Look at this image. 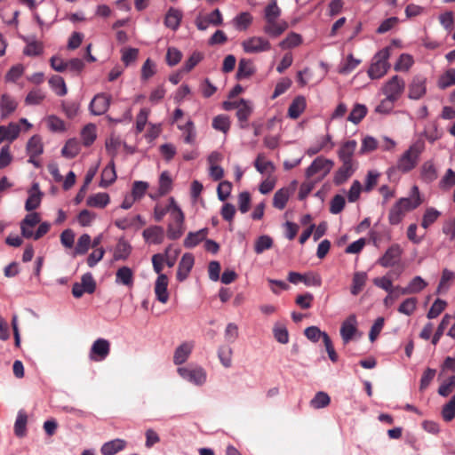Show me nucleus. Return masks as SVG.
I'll return each instance as SVG.
<instances>
[{
  "instance_id": "obj_1",
  "label": "nucleus",
  "mask_w": 455,
  "mask_h": 455,
  "mask_svg": "<svg viewBox=\"0 0 455 455\" xmlns=\"http://www.w3.org/2000/svg\"><path fill=\"white\" fill-rule=\"evenodd\" d=\"M422 204L418 186H413L410 197L400 198L390 209L388 220L391 225H398L408 212L418 208Z\"/></svg>"
},
{
  "instance_id": "obj_2",
  "label": "nucleus",
  "mask_w": 455,
  "mask_h": 455,
  "mask_svg": "<svg viewBox=\"0 0 455 455\" xmlns=\"http://www.w3.org/2000/svg\"><path fill=\"white\" fill-rule=\"evenodd\" d=\"M425 149V144L421 140H418L400 156L395 166L391 167L387 171L388 176H391L396 170L407 173L413 170L419 160L421 153Z\"/></svg>"
},
{
  "instance_id": "obj_3",
  "label": "nucleus",
  "mask_w": 455,
  "mask_h": 455,
  "mask_svg": "<svg viewBox=\"0 0 455 455\" xmlns=\"http://www.w3.org/2000/svg\"><path fill=\"white\" fill-rule=\"evenodd\" d=\"M390 57V47H386L378 52L368 69V75L371 79H379L385 76L390 68L388 59Z\"/></svg>"
},
{
  "instance_id": "obj_4",
  "label": "nucleus",
  "mask_w": 455,
  "mask_h": 455,
  "mask_svg": "<svg viewBox=\"0 0 455 455\" xmlns=\"http://www.w3.org/2000/svg\"><path fill=\"white\" fill-rule=\"evenodd\" d=\"M334 162L323 156L316 157L306 170V176L311 178L321 173L322 178L325 177L332 169Z\"/></svg>"
},
{
  "instance_id": "obj_5",
  "label": "nucleus",
  "mask_w": 455,
  "mask_h": 455,
  "mask_svg": "<svg viewBox=\"0 0 455 455\" xmlns=\"http://www.w3.org/2000/svg\"><path fill=\"white\" fill-rule=\"evenodd\" d=\"M404 88L403 79L398 76H394L385 84L382 91L387 97L396 101L403 94Z\"/></svg>"
},
{
  "instance_id": "obj_6",
  "label": "nucleus",
  "mask_w": 455,
  "mask_h": 455,
  "mask_svg": "<svg viewBox=\"0 0 455 455\" xmlns=\"http://www.w3.org/2000/svg\"><path fill=\"white\" fill-rule=\"evenodd\" d=\"M243 49L247 53H259L271 49L270 42L262 36H252L242 43Z\"/></svg>"
},
{
  "instance_id": "obj_7",
  "label": "nucleus",
  "mask_w": 455,
  "mask_h": 455,
  "mask_svg": "<svg viewBox=\"0 0 455 455\" xmlns=\"http://www.w3.org/2000/svg\"><path fill=\"white\" fill-rule=\"evenodd\" d=\"M110 353V343L105 339H96L90 350V359L94 362L103 361Z\"/></svg>"
},
{
  "instance_id": "obj_8",
  "label": "nucleus",
  "mask_w": 455,
  "mask_h": 455,
  "mask_svg": "<svg viewBox=\"0 0 455 455\" xmlns=\"http://www.w3.org/2000/svg\"><path fill=\"white\" fill-rule=\"evenodd\" d=\"M178 372L184 379L198 386L203 385L206 380V373L201 367H180L178 369Z\"/></svg>"
},
{
  "instance_id": "obj_9",
  "label": "nucleus",
  "mask_w": 455,
  "mask_h": 455,
  "mask_svg": "<svg viewBox=\"0 0 455 455\" xmlns=\"http://www.w3.org/2000/svg\"><path fill=\"white\" fill-rule=\"evenodd\" d=\"M110 101V95L107 93H98L92 100L89 109L94 116H101L108 111Z\"/></svg>"
},
{
  "instance_id": "obj_10",
  "label": "nucleus",
  "mask_w": 455,
  "mask_h": 455,
  "mask_svg": "<svg viewBox=\"0 0 455 455\" xmlns=\"http://www.w3.org/2000/svg\"><path fill=\"white\" fill-rule=\"evenodd\" d=\"M402 252L403 250L399 244H393L386 251L384 255L379 259L378 263L384 267H393L400 260Z\"/></svg>"
},
{
  "instance_id": "obj_11",
  "label": "nucleus",
  "mask_w": 455,
  "mask_h": 455,
  "mask_svg": "<svg viewBox=\"0 0 455 455\" xmlns=\"http://www.w3.org/2000/svg\"><path fill=\"white\" fill-rule=\"evenodd\" d=\"M342 165L334 174L333 182L339 186L344 184L356 171L358 163L341 162Z\"/></svg>"
},
{
  "instance_id": "obj_12",
  "label": "nucleus",
  "mask_w": 455,
  "mask_h": 455,
  "mask_svg": "<svg viewBox=\"0 0 455 455\" xmlns=\"http://www.w3.org/2000/svg\"><path fill=\"white\" fill-rule=\"evenodd\" d=\"M265 22L266 24L263 27V31L270 37H278L288 28V23L285 20H281L280 19L268 20H265Z\"/></svg>"
},
{
  "instance_id": "obj_13",
  "label": "nucleus",
  "mask_w": 455,
  "mask_h": 455,
  "mask_svg": "<svg viewBox=\"0 0 455 455\" xmlns=\"http://www.w3.org/2000/svg\"><path fill=\"white\" fill-rule=\"evenodd\" d=\"M167 287V275L164 274H160L156 280L154 291L156 299L163 304H165L169 300V292Z\"/></svg>"
},
{
  "instance_id": "obj_14",
  "label": "nucleus",
  "mask_w": 455,
  "mask_h": 455,
  "mask_svg": "<svg viewBox=\"0 0 455 455\" xmlns=\"http://www.w3.org/2000/svg\"><path fill=\"white\" fill-rule=\"evenodd\" d=\"M43 193L39 189V185L34 183L28 190V197L25 203V209L28 212H32L37 209L41 204Z\"/></svg>"
},
{
  "instance_id": "obj_15",
  "label": "nucleus",
  "mask_w": 455,
  "mask_h": 455,
  "mask_svg": "<svg viewBox=\"0 0 455 455\" xmlns=\"http://www.w3.org/2000/svg\"><path fill=\"white\" fill-rule=\"evenodd\" d=\"M357 147V142L354 140L343 143L338 151V156L340 162L357 163L353 156Z\"/></svg>"
},
{
  "instance_id": "obj_16",
  "label": "nucleus",
  "mask_w": 455,
  "mask_h": 455,
  "mask_svg": "<svg viewBox=\"0 0 455 455\" xmlns=\"http://www.w3.org/2000/svg\"><path fill=\"white\" fill-rule=\"evenodd\" d=\"M356 331V317L355 315H351L343 322L340 328V335L344 343H348L353 339Z\"/></svg>"
},
{
  "instance_id": "obj_17",
  "label": "nucleus",
  "mask_w": 455,
  "mask_h": 455,
  "mask_svg": "<svg viewBox=\"0 0 455 455\" xmlns=\"http://www.w3.org/2000/svg\"><path fill=\"white\" fill-rule=\"evenodd\" d=\"M427 283L421 276L413 277L406 287L396 286L402 295L415 294L423 291Z\"/></svg>"
},
{
  "instance_id": "obj_18",
  "label": "nucleus",
  "mask_w": 455,
  "mask_h": 455,
  "mask_svg": "<svg viewBox=\"0 0 455 455\" xmlns=\"http://www.w3.org/2000/svg\"><path fill=\"white\" fill-rule=\"evenodd\" d=\"M142 235L146 242L160 244L164 239V230L160 226H152L144 229Z\"/></svg>"
},
{
  "instance_id": "obj_19",
  "label": "nucleus",
  "mask_w": 455,
  "mask_h": 455,
  "mask_svg": "<svg viewBox=\"0 0 455 455\" xmlns=\"http://www.w3.org/2000/svg\"><path fill=\"white\" fill-rule=\"evenodd\" d=\"M194 256L191 253H185L180 263L177 270V279L180 282L184 281L194 266Z\"/></svg>"
},
{
  "instance_id": "obj_20",
  "label": "nucleus",
  "mask_w": 455,
  "mask_h": 455,
  "mask_svg": "<svg viewBox=\"0 0 455 455\" xmlns=\"http://www.w3.org/2000/svg\"><path fill=\"white\" fill-rule=\"evenodd\" d=\"M194 347L193 342H183L174 351L173 363L176 365L184 363L189 357Z\"/></svg>"
},
{
  "instance_id": "obj_21",
  "label": "nucleus",
  "mask_w": 455,
  "mask_h": 455,
  "mask_svg": "<svg viewBox=\"0 0 455 455\" xmlns=\"http://www.w3.org/2000/svg\"><path fill=\"white\" fill-rule=\"evenodd\" d=\"M17 101L8 94H3L0 100V115L2 119H6L17 108Z\"/></svg>"
},
{
  "instance_id": "obj_22",
  "label": "nucleus",
  "mask_w": 455,
  "mask_h": 455,
  "mask_svg": "<svg viewBox=\"0 0 455 455\" xmlns=\"http://www.w3.org/2000/svg\"><path fill=\"white\" fill-rule=\"evenodd\" d=\"M252 113L251 103L243 99L240 100V106L236 110V116L240 122V127L244 129L248 126V119Z\"/></svg>"
},
{
  "instance_id": "obj_23",
  "label": "nucleus",
  "mask_w": 455,
  "mask_h": 455,
  "mask_svg": "<svg viewBox=\"0 0 455 455\" xmlns=\"http://www.w3.org/2000/svg\"><path fill=\"white\" fill-rule=\"evenodd\" d=\"M426 93V80L423 77L413 78L409 87V97L412 100H419Z\"/></svg>"
},
{
  "instance_id": "obj_24",
  "label": "nucleus",
  "mask_w": 455,
  "mask_h": 455,
  "mask_svg": "<svg viewBox=\"0 0 455 455\" xmlns=\"http://www.w3.org/2000/svg\"><path fill=\"white\" fill-rule=\"evenodd\" d=\"M209 233L207 228H202L196 232H189L184 240V246L186 248H193L199 244L202 241L206 239Z\"/></svg>"
},
{
  "instance_id": "obj_25",
  "label": "nucleus",
  "mask_w": 455,
  "mask_h": 455,
  "mask_svg": "<svg viewBox=\"0 0 455 455\" xmlns=\"http://www.w3.org/2000/svg\"><path fill=\"white\" fill-rule=\"evenodd\" d=\"M126 446V442L123 439H114L105 443L100 449L102 455H115L118 451L124 450Z\"/></svg>"
},
{
  "instance_id": "obj_26",
  "label": "nucleus",
  "mask_w": 455,
  "mask_h": 455,
  "mask_svg": "<svg viewBox=\"0 0 455 455\" xmlns=\"http://www.w3.org/2000/svg\"><path fill=\"white\" fill-rule=\"evenodd\" d=\"M27 153L31 158H36L43 154L44 146L40 136H32L27 143Z\"/></svg>"
},
{
  "instance_id": "obj_27",
  "label": "nucleus",
  "mask_w": 455,
  "mask_h": 455,
  "mask_svg": "<svg viewBox=\"0 0 455 455\" xmlns=\"http://www.w3.org/2000/svg\"><path fill=\"white\" fill-rule=\"evenodd\" d=\"M306 108V99L303 96H297L288 108V116L297 119Z\"/></svg>"
},
{
  "instance_id": "obj_28",
  "label": "nucleus",
  "mask_w": 455,
  "mask_h": 455,
  "mask_svg": "<svg viewBox=\"0 0 455 455\" xmlns=\"http://www.w3.org/2000/svg\"><path fill=\"white\" fill-rule=\"evenodd\" d=\"M182 19V12L177 9L170 8L164 19V24L167 28L177 30Z\"/></svg>"
},
{
  "instance_id": "obj_29",
  "label": "nucleus",
  "mask_w": 455,
  "mask_h": 455,
  "mask_svg": "<svg viewBox=\"0 0 455 455\" xmlns=\"http://www.w3.org/2000/svg\"><path fill=\"white\" fill-rule=\"evenodd\" d=\"M116 282L128 287L133 285V272L128 267H122L118 268L116 273Z\"/></svg>"
},
{
  "instance_id": "obj_30",
  "label": "nucleus",
  "mask_w": 455,
  "mask_h": 455,
  "mask_svg": "<svg viewBox=\"0 0 455 455\" xmlns=\"http://www.w3.org/2000/svg\"><path fill=\"white\" fill-rule=\"evenodd\" d=\"M455 279V273L447 268H444L442 272V276L437 286L436 293H444L451 287V283Z\"/></svg>"
},
{
  "instance_id": "obj_31",
  "label": "nucleus",
  "mask_w": 455,
  "mask_h": 455,
  "mask_svg": "<svg viewBox=\"0 0 455 455\" xmlns=\"http://www.w3.org/2000/svg\"><path fill=\"white\" fill-rule=\"evenodd\" d=\"M420 176L427 183H431L437 179V171L432 161H427L422 164Z\"/></svg>"
},
{
  "instance_id": "obj_32",
  "label": "nucleus",
  "mask_w": 455,
  "mask_h": 455,
  "mask_svg": "<svg viewBox=\"0 0 455 455\" xmlns=\"http://www.w3.org/2000/svg\"><path fill=\"white\" fill-rule=\"evenodd\" d=\"M110 198L107 193H97L87 198L86 204L94 208H104L109 204Z\"/></svg>"
},
{
  "instance_id": "obj_33",
  "label": "nucleus",
  "mask_w": 455,
  "mask_h": 455,
  "mask_svg": "<svg viewBox=\"0 0 455 455\" xmlns=\"http://www.w3.org/2000/svg\"><path fill=\"white\" fill-rule=\"evenodd\" d=\"M116 180L115 164L111 161L108 166L104 168L101 173L100 187L107 188Z\"/></svg>"
},
{
  "instance_id": "obj_34",
  "label": "nucleus",
  "mask_w": 455,
  "mask_h": 455,
  "mask_svg": "<svg viewBox=\"0 0 455 455\" xmlns=\"http://www.w3.org/2000/svg\"><path fill=\"white\" fill-rule=\"evenodd\" d=\"M255 72V69L252 66V63L250 60L242 59L238 64V69L236 72V78L238 80H242L244 78H248L252 76Z\"/></svg>"
},
{
  "instance_id": "obj_35",
  "label": "nucleus",
  "mask_w": 455,
  "mask_h": 455,
  "mask_svg": "<svg viewBox=\"0 0 455 455\" xmlns=\"http://www.w3.org/2000/svg\"><path fill=\"white\" fill-rule=\"evenodd\" d=\"M169 201H171V209L169 213L173 221L172 224H176L178 226L184 225L185 216L183 212L173 197H170Z\"/></svg>"
},
{
  "instance_id": "obj_36",
  "label": "nucleus",
  "mask_w": 455,
  "mask_h": 455,
  "mask_svg": "<svg viewBox=\"0 0 455 455\" xmlns=\"http://www.w3.org/2000/svg\"><path fill=\"white\" fill-rule=\"evenodd\" d=\"M80 144L76 139L68 140L61 150L63 156L68 158H74L80 152Z\"/></svg>"
},
{
  "instance_id": "obj_37",
  "label": "nucleus",
  "mask_w": 455,
  "mask_h": 455,
  "mask_svg": "<svg viewBox=\"0 0 455 455\" xmlns=\"http://www.w3.org/2000/svg\"><path fill=\"white\" fill-rule=\"evenodd\" d=\"M281 9L276 0H270L264 10V20H278L281 16Z\"/></svg>"
},
{
  "instance_id": "obj_38",
  "label": "nucleus",
  "mask_w": 455,
  "mask_h": 455,
  "mask_svg": "<svg viewBox=\"0 0 455 455\" xmlns=\"http://www.w3.org/2000/svg\"><path fill=\"white\" fill-rule=\"evenodd\" d=\"M367 280L365 272H355L353 276V284L351 287V293L357 295L363 289Z\"/></svg>"
},
{
  "instance_id": "obj_39",
  "label": "nucleus",
  "mask_w": 455,
  "mask_h": 455,
  "mask_svg": "<svg viewBox=\"0 0 455 455\" xmlns=\"http://www.w3.org/2000/svg\"><path fill=\"white\" fill-rule=\"evenodd\" d=\"M24 41L27 42V45L23 50V53L27 56H38L42 54L44 50V45L41 42L36 40L28 41V39L24 38Z\"/></svg>"
},
{
  "instance_id": "obj_40",
  "label": "nucleus",
  "mask_w": 455,
  "mask_h": 455,
  "mask_svg": "<svg viewBox=\"0 0 455 455\" xmlns=\"http://www.w3.org/2000/svg\"><path fill=\"white\" fill-rule=\"evenodd\" d=\"M28 416L23 411H20L14 424V433L17 436L22 437L26 435Z\"/></svg>"
},
{
  "instance_id": "obj_41",
  "label": "nucleus",
  "mask_w": 455,
  "mask_h": 455,
  "mask_svg": "<svg viewBox=\"0 0 455 455\" xmlns=\"http://www.w3.org/2000/svg\"><path fill=\"white\" fill-rule=\"evenodd\" d=\"M367 114V108L362 104H355L350 112L347 120L355 124H359Z\"/></svg>"
},
{
  "instance_id": "obj_42",
  "label": "nucleus",
  "mask_w": 455,
  "mask_h": 455,
  "mask_svg": "<svg viewBox=\"0 0 455 455\" xmlns=\"http://www.w3.org/2000/svg\"><path fill=\"white\" fill-rule=\"evenodd\" d=\"M290 194L287 188H281L277 190L273 198V205L274 207L283 210L289 199Z\"/></svg>"
},
{
  "instance_id": "obj_43",
  "label": "nucleus",
  "mask_w": 455,
  "mask_h": 455,
  "mask_svg": "<svg viewBox=\"0 0 455 455\" xmlns=\"http://www.w3.org/2000/svg\"><path fill=\"white\" fill-rule=\"evenodd\" d=\"M92 243L91 236L88 234L82 235L76 243L75 247L74 254L75 255H84L85 254Z\"/></svg>"
},
{
  "instance_id": "obj_44",
  "label": "nucleus",
  "mask_w": 455,
  "mask_h": 455,
  "mask_svg": "<svg viewBox=\"0 0 455 455\" xmlns=\"http://www.w3.org/2000/svg\"><path fill=\"white\" fill-rule=\"evenodd\" d=\"M232 348L228 346L224 345L219 347L218 350V356L221 363V364L225 368H229L232 365Z\"/></svg>"
},
{
  "instance_id": "obj_45",
  "label": "nucleus",
  "mask_w": 455,
  "mask_h": 455,
  "mask_svg": "<svg viewBox=\"0 0 455 455\" xmlns=\"http://www.w3.org/2000/svg\"><path fill=\"white\" fill-rule=\"evenodd\" d=\"M81 137L84 146H91L96 139L95 125L92 124L85 125L84 128L82 130Z\"/></svg>"
},
{
  "instance_id": "obj_46",
  "label": "nucleus",
  "mask_w": 455,
  "mask_h": 455,
  "mask_svg": "<svg viewBox=\"0 0 455 455\" xmlns=\"http://www.w3.org/2000/svg\"><path fill=\"white\" fill-rule=\"evenodd\" d=\"M447 302L441 299H436L432 304L430 309L427 314L428 319H435L438 317L446 308Z\"/></svg>"
},
{
  "instance_id": "obj_47",
  "label": "nucleus",
  "mask_w": 455,
  "mask_h": 455,
  "mask_svg": "<svg viewBox=\"0 0 455 455\" xmlns=\"http://www.w3.org/2000/svg\"><path fill=\"white\" fill-rule=\"evenodd\" d=\"M302 43V37L300 35L291 32L285 39L279 43V46L283 49H290L299 45Z\"/></svg>"
},
{
  "instance_id": "obj_48",
  "label": "nucleus",
  "mask_w": 455,
  "mask_h": 455,
  "mask_svg": "<svg viewBox=\"0 0 455 455\" xmlns=\"http://www.w3.org/2000/svg\"><path fill=\"white\" fill-rule=\"evenodd\" d=\"M49 84L59 96L67 94V87L64 79L60 76H53L50 78Z\"/></svg>"
},
{
  "instance_id": "obj_49",
  "label": "nucleus",
  "mask_w": 455,
  "mask_h": 455,
  "mask_svg": "<svg viewBox=\"0 0 455 455\" xmlns=\"http://www.w3.org/2000/svg\"><path fill=\"white\" fill-rule=\"evenodd\" d=\"M417 303L418 299L416 298H408L399 306L398 312L406 315H411L416 310Z\"/></svg>"
},
{
  "instance_id": "obj_50",
  "label": "nucleus",
  "mask_w": 455,
  "mask_h": 455,
  "mask_svg": "<svg viewBox=\"0 0 455 455\" xmlns=\"http://www.w3.org/2000/svg\"><path fill=\"white\" fill-rule=\"evenodd\" d=\"M172 180L170 173L165 171L163 172L159 178V193L164 196L169 193L172 189Z\"/></svg>"
},
{
  "instance_id": "obj_51",
  "label": "nucleus",
  "mask_w": 455,
  "mask_h": 455,
  "mask_svg": "<svg viewBox=\"0 0 455 455\" xmlns=\"http://www.w3.org/2000/svg\"><path fill=\"white\" fill-rule=\"evenodd\" d=\"M451 320V315H450L448 314L443 315L441 323H439V325H438V327H437V329H436V331H435V334H434V336L432 338V344L433 345L435 346L439 342V340H440L441 337L443 336L445 329L450 324Z\"/></svg>"
},
{
  "instance_id": "obj_52",
  "label": "nucleus",
  "mask_w": 455,
  "mask_h": 455,
  "mask_svg": "<svg viewBox=\"0 0 455 455\" xmlns=\"http://www.w3.org/2000/svg\"><path fill=\"white\" fill-rule=\"evenodd\" d=\"M251 21L252 16L247 12H241L234 19V24L239 30H245L251 25Z\"/></svg>"
},
{
  "instance_id": "obj_53",
  "label": "nucleus",
  "mask_w": 455,
  "mask_h": 455,
  "mask_svg": "<svg viewBox=\"0 0 455 455\" xmlns=\"http://www.w3.org/2000/svg\"><path fill=\"white\" fill-rule=\"evenodd\" d=\"M273 245V240L268 235L259 236L254 244V251L257 254L262 253L264 251L268 250Z\"/></svg>"
},
{
  "instance_id": "obj_54",
  "label": "nucleus",
  "mask_w": 455,
  "mask_h": 455,
  "mask_svg": "<svg viewBox=\"0 0 455 455\" xmlns=\"http://www.w3.org/2000/svg\"><path fill=\"white\" fill-rule=\"evenodd\" d=\"M442 416L444 421L450 422L455 418V395L443 405Z\"/></svg>"
},
{
  "instance_id": "obj_55",
  "label": "nucleus",
  "mask_w": 455,
  "mask_h": 455,
  "mask_svg": "<svg viewBox=\"0 0 455 455\" xmlns=\"http://www.w3.org/2000/svg\"><path fill=\"white\" fill-rule=\"evenodd\" d=\"M275 339L281 344H287L289 342V333L284 325L276 323L273 328Z\"/></svg>"
},
{
  "instance_id": "obj_56",
  "label": "nucleus",
  "mask_w": 455,
  "mask_h": 455,
  "mask_svg": "<svg viewBox=\"0 0 455 455\" xmlns=\"http://www.w3.org/2000/svg\"><path fill=\"white\" fill-rule=\"evenodd\" d=\"M455 84V69H448L439 79L438 86L441 89H445Z\"/></svg>"
},
{
  "instance_id": "obj_57",
  "label": "nucleus",
  "mask_w": 455,
  "mask_h": 455,
  "mask_svg": "<svg viewBox=\"0 0 455 455\" xmlns=\"http://www.w3.org/2000/svg\"><path fill=\"white\" fill-rule=\"evenodd\" d=\"M331 398L328 394L324 392H318L315 397L311 400V406L315 409L324 408L329 405Z\"/></svg>"
},
{
  "instance_id": "obj_58",
  "label": "nucleus",
  "mask_w": 455,
  "mask_h": 455,
  "mask_svg": "<svg viewBox=\"0 0 455 455\" xmlns=\"http://www.w3.org/2000/svg\"><path fill=\"white\" fill-rule=\"evenodd\" d=\"M179 128L183 131L184 141L188 144H192L196 139V132L192 121H188L184 126L179 125Z\"/></svg>"
},
{
  "instance_id": "obj_59",
  "label": "nucleus",
  "mask_w": 455,
  "mask_h": 455,
  "mask_svg": "<svg viewBox=\"0 0 455 455\" xmlns=\"http://www.w3.org/2000/svg\"><path fill=\"white\" fill-rule=\"evenodd\" d=\"M455 387V376L452 375L444 380L438 387V394L441 396L447 397Z\"/></svg>"
},
{
  "instance_id": "obj_60",
  "label": "nucleus",
  "mask_w": 455,
  "mask_h": 455,
  "mask_svg": "<svg viewBox=\"0 0 455 455\" xmlns=\"http://www.w3.org/2000/svg\"><path fill=\"white\" fill-rule=\"evenodd\" d=\"M440 216V212L434 208H427L424 213L421 226L427 228L432 225Z\"/></svg>"
},
{
  "instance_id": "obj_61",
  "label": "nucleus",
  "mask_w": 455,
  "mask_h": 455,
  "mask_svg": "<svg viewBox=\"0 0 455 455\" xmlns=\"http://www.w3.org/2000/svg\"><path fill=\"white\" fill-rule=\"evenodd\" d=\"M455 185V172L452 169H448L444 176L439 182V187L442 189L447 190Z\"/></svg>"
},
{
  "instance_id": "obj_62",
  "label": "nucleus",
  "mask_w": 455,
  "mask_h": 455,
  "mask_svg": "<svg viewBox=\"0 0 455 455\" xmlns=\"http://www.w3.org/2000/svg\"><path fill=\"white\" fill-rule=\"evenodd\" d=\"M413 64V59L410 54L403 53L400 55L397 62L395 65V70L407 71Z\"/></svg>"
},
{
  "instance_id": "obj_63",
  "label": "nucleus",
  "mask_w": 455,
  "mask_h": 455,
  "mask_svg": "<svg viewBox=\"0 0 455 455\" xmlns=\"http://www.w3.org/2000/svg\"><path fill=\"white\" fill-rule=\"evenodd\" d=\"M44 97V93L40 89H34L28 93L25 103L27 105H38Z\"/></svg>"
},
{
  "instance_id": "obj_64",
  "label": "nucleus",
  "mask_w": 455,
  "mask_h": 455,
  "mask_svg": "<svg viewBox=\"0 0 455 455\" xmlns=\"http://www.w3.org/2000/svg\"><path fill=\"white\" fill-rule=\"evenodd\" d=\"M148 184L145 181H134L132 184L131 195L136 199L140 200L145 195Z\"/></svg>"
}]
</instances>
